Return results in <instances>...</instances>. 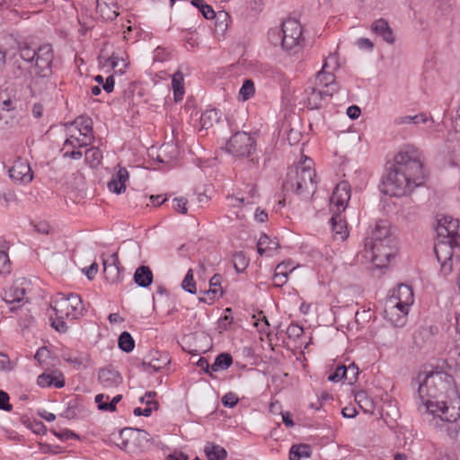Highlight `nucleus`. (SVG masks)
I'll list each match as a JSON object with an SVG mask.
<instances>
[{
    "label": "nucleus",
    "mask_w": 460,
    "mask_h": 460,
    "mask_svg": "<svg viewBox=\"0 0 460 460\" xmlns=\"http://www.w3.org/2000/svg\"><path fill=\"white\" fill-rule=\"evenodd\" d=\"M326 97L327 96L325 95L323 89L314 86L311 88V92L308 93L305 103L309 110L319 109L322 107Z\"/></svg>",
    "instance_id": "nucleus-25"
},
{
    "label": "nucleus",
    "mask_w": 460,
    "mask_h": 460,
    "mask_svg": "<svg viewBox=\"0 0 460 460\" xmlns=\"http://www.w3.org/2000/svg\"><path fill=\"white\" fill-rule=\"evenodd\" d=\"M149 360L143 361L142 367L144 370L151 367L155 372H159L171 362V358L167 352L159 350H151L148 355Z\"/></svg>",
    "instance_id": "nucleus-16"
},
{
    "label": "nucleus",
    "mask_w": 460,
    "mask_h": 460,
    "mask_svg": "<svg viewBox=\"0 0 460 460\" xmlns=\"http://www.w3.org/2000/svg\"><path fill=\"white\" fill-rule=\"evenodd\" d=\"M0 409L4 411L12 410V405L9 403V395L2 390H0Z\"/></svg>",
    "instance_id": "nucleus-57"
},
{
    "label": "nucleus",
    "mask_w": 460,
    "mask_h": 460,
    "mask_svg": "<svg viewBox=\"0 0 460 460\" xmlns=\"http://www.w3.org/2000/svg\"><path fill=\"white\" fill-rule=\"evenodd\" d=\"M347 370L345 366L337 367L335 371L328 376L330 382H339L342 379L346 381Z\"/></svg>",
    "instance_id": "nucleus-48"
},
{
    "label": "nucleus",
    "mask_w": 460,
    "mask_h": 460,
    "mask_svg": "<svg viewBox=\"0 0 460 460\" xmlns=\"http://www.w3.org/2000/svg\"><path fill=\"white\" fill-rule=\"evenodd\" d=\"M166 460H189V456L183 452L174 451L167 456Z\"/></svg>",
    "instance_id": "nucleus-61"
},
{
    "label": "nucleus",
    "mask_w": 460,
    "mask_h": 460,
    "mask_svg": "<svg viewBox=\"0 0 460 460\" xmlns=\"http://www.w3.org/2000/svg\"><path fill=\"white\" fill-rule=\"evenodd\" d=\"M397 124H426L428 129L440 131L441 121L434 120L433 117H402L401 120L396 121Z\"/></svg>",
    "instance_id": "nucleus-24"
},
{
    "label": "nucleus",
    "mask_w": 460,
    "mask_h": 460,
    "mask_svg": "<svg viewBox=\"0 0 460 460\" xmlns=\"http://www.w3.org/2000/svg\"><path fill=\"white\" fill-rule=\"evenodd\" d=\"M296 266L291 261H286L279 263L275 270L277 274L288 277L295 270Z\"/></svg>",
    "instance_id": "nucleus-47"
},
{
    "label": "nucleus",
    "mask_w": 460,
    "mask_h": 460,
    "mask_svg": "<svg viewBox=\"0 0 460 460\" xmlns=\"http://www.w3.org/2000/svg\"><path fill=\"white\" fill-rule=\"evenodd\" d=\"M55 315L51 316L52 326L59 332H66L68 326L66 320L73 321L84 314V307L79 295L58 293L51 302Z\"/></svg>",
    "instance_id": "nucleus-4"
},
{
    "label": "nucleus",
    "mask_w": 460,
    "mask_h": 460,
    "mask_svg": "<svg viewBox=\"0 0 460 460\" xmlns=\"http://www.w3.org/2000/svg\"><path fill=\"white\" fill-rule=\"evenodd\" d=\"M135 282L141 288H147L153 282V272L147 266L138 267L134 274Z\"/></svg>",
    "instance_id": "nucleus-27"
},
{
    "label": "nucleus",
    "mask_w": 460,
    "mask_h": 460,
    "mask_svg": "<svg viewBox=\"0 0 460 460\" xmlns=\"http://www.w3.org/2000/svg\"><path fill=\"white\" fill-rule=\"evenodd\" d=\"M102 157V153L98 148H89L85 152V161L91 167L100 164Z\"/></svg>",
    "instance_id": "nucleus-41"
},
{
    "label": "nucleus",
    "mask_w": 460,
    "mask_h": 460,
    "mask_svg": "<svg viewBox=\"0 0 460 460\" xmlns=\"http://www.w3.org/2000/svg\"><path fill=\"white\" fill-rule=\"evenodd\" d=\"M350 199V185L348 181H342L335 187L330 201L337 209L332 208V212H342L345 210Z\"/></svg>",
    "instance_id": "nucleus-14"
},
{
    "label": "nucleus",
    "mask_w": 460,
    "mask_h": 460,
    "mask_svg": "<svg viewBox=\"0 0 460 460\" xmlns=\"http://www.w3.org/2000/svg\"><path fill=\"white\" fill-rule=\"evenodd\" d=\"M169 51L164 49L158 47L155 49L154 53V60L157 62H164L169 58Z\"/></svg>",
    "instance_id": "nucleus-55"
},
{
    "label": "nucleus",
    "mask_w": 460,
    "mask_h": 460,
    "mask_svg": "<svg viewBox=\"0 0 460 460\" xmlns=\"http://www.w3.org/2000/svg\"><path fill=\"white\" fill-rule=\"evenodd\" d=\"M233 363V358L228 353L219 354L214 363L211 365V370L217 372L218 370L227 369Z\"/></svg>",
    "instance_id": "nucleus-36"
},
{
    "label": "nucleus",
    "mask_w": 460,
    "mask_h": 460,
    "mask_svg": "<svg viewBox=\"0 0 460 460\" xmlns=\"http://www.w3.org/2000/svg\"><path fill=\"white\" fill-rule=\"evenodd\" d=\"M365 252H369V259L376 268H385L395 254L394 239L390 233L386 221L376 224L371 234L365 240Z\"/></svg>",
    "instance_id": "nucleus-3"
},
{
    "label": "nucleus",
    "mask_w": 460,
    "mask_h": 460,
    "mask_svg": "<svg viewBox=\"0 0 460 460\" xmlns=\"http://www.w3.org/2000/svg\"><path fill=\"white\" fill-rule=\"evenodd\" d=\"M204 452L208 460H226L227 456V452L224 447L211 442L206 444Z\"/></svg>",
    "instance_id": "nucleus-30"
},
{
    "label": "nucleus",
    "mask_w": 460,
    "mask_h": 460,
    "mask_svg": "<svg viewBox=\"0 0 460 460\" xmlns=\"http://www.w3.org/2000/svg\"><path fill=\"white\" fill-rule=\"evenodd\" d=\"M418 387V411L424 422L438 429H456L460 407H450L447 399L456 395L453 377L442 371L419 373L412 381Z\"/></svg>",
    "instance_id": "nucleus-1"
},
{
    "label": "nucleus",
    "mask_w": 460,
    "mask_h": 460,
    "mask_svg": "<svg viewBox=\"0 0 460 460\" xmlns=\"http://www.w3.org/2000/svg\"><path fill=\"white\" fill-rule=\"evenodd\" d=\"M55 435L64 440H68V439L78 438V436L75 433H74L73 431H71L69 429H64V430H61L60 432H55Z\"/></svg>",
    "instance_id": "nucleus-59"
},
{
    "label": "nucleus",
    "mask_w": 460,
    "mask_h": 460,
    "mask_svg": "<svg viewBox=\"0 0 460 460\" xmlns=\"http://www.w3.org/2000/svg\"><path fill=\"white\" fill-rule=\"evenodd\" d=\"M8 172L11 179L19 182H30L33 178L29 164L22 159L16 160Z\"/></svg>",
    "instance_id": "nucleus-17"
},
{
    "label": "nucleus",
    "mask_w": 460,
    "mask_h": 460,
    "mask_svg": "<svg viewBox=\"0 0 460 460\" xmlns=\"http://www.w3.org/2000/svg\"><path fill=\"white\" fill-rule=\"evenodd\" d=\"M54 58L53 49L50 44H43L37 47L33 63L36 74L40 76H47L51 71V65Z\"/></svg>",
    "instance_id": "nucleus-11"
},
{
    "label": "nucleus",
    "mask_w": 460,
    "mask_h": 460,
    "mask_svg": "<svg viewBox=\"0 0 460 460\" xmlns=\"http://www.w3.org/2000/svg\"><path fill=\"white\" fill-rule=\"evenodd\" d=\"M71 136L65 142V146L74 145L75 141L79 146H86L93 140V120L91 117H75L70 127Z\"/></svg>",
    "instance_id": "nucleus-9"
},
{
    "label": "nucleus",
    "mask_w": 460,
    "mask_h": 460,
    "mask_svg": "<svg viewBox=\"0 0 460 460\" xmlns=\"http://www.w3.org/2000/svg\"><path fill=\"white\" fill-rule=\"evenodd\" d=\"M287 333L289 338H300L304 334V329L297 323H291L287 329Z\"/></svg>",
    "instance_id": "nucleus-52"
},
{
    "label": "nucleus",
    "mask_w": 460,
    "mask_h": 460,
    "mask_svg": "<svg viewBox=\"0 0 460 460\" xmlns=\"http://www.w3.org/2000/svg\"><path fill=\"white\" fill-rule=\"evenodd\" d=\"M459 245L460 243H455L444 237H438L434 245V252L443 271L449 272L452 270L454 248Z\"/></svg>",
    "instance_id": "nucleus-10"
},
{
    "label": "nucleus",
    "mask_w": 460,
    "mask_h": 460,
    "mask_svg": "<svg viewBox=\"0 0 460 460\" xmlns=\"http://www.w3.org/2000/svg\"><path fill=\"white\" fill-rule=\"evenodd\" d=\"M394 297L398 301L394 305L390 308V311L385 310L386 314H393L394 310H398L402 317L408 314V307L413 303V292L410 286L400 284L396 289V293L394 294Z\"/></svg>",
    "instance_id": "nucleus-12"
},
{
    "label": "nucleus",
    "mask_w": 460,
    "mask_h": 460,
    "mask_svg": "<svg viewBox=\"0 0 460 460\" xmlns=\"http://www.w3.org/2000/svg\"><path fill=\"white\" fill-rule=\"evenodd\" d=\"M371 30L378 36L382 37L387 43H394V37L389 23L385 19H378L371 25Z\"/></svg>",
    "instance_id": "nucleus-23"
},
{
    "label": "nucleus",
    "mask_w": 460,
    "mask_h": 460,
    "mask_svg": "<svg viewBox=\"0 0 460 460\" xmlns=\"http://www.w3.org/2000/svg\"><path fill=\"white\" fill-rule=\"evenodd\" d=\"M50 351L45 348L42 347L39 349L34 356V358L40 363L42 364L48 358H49Z\"/></svg>",
    "instance_id": "nucleus-56"
},
{
    "label": "nucleus",
    "mask_w": 460,
    "mask_h": 460,
    "mask_svg": "<svg viewBox=\"0 0 460 460\" xmlns=\"http://www.w3.org/2000/svg\"><path fill=\"white\" fill-rule=\"evenodd\" d=\"M184 112L190 113V115H197L199 112L196 108L195 101L193 99L187 100L184 106Z\"/></svg>",
    "instance_id": "nucleus-58"
},
{
    "label": "nucleus",
    "mask_w": 460,
    "mask_h": 460,
    "mask_svg": "<svg viewBox=\"0 0 460 460\" xmlns=\"http://www.w3.org/2000/svg\"><path fill=\"white\" fill-rule=\"evenodd\" d=\"M238 402V397L234 393H227L222 398V403L224 406L233 408Z\"/></svg>",
    "instance_id": "nucleus-53"
},
{
    "label": "nucleus",
    "mask_w": 460,
    "mask_h": 460,
    "mask_svg": "<svg viewBox=\"0 0 460 460\" xmlns=\"http://www.w3.org/2000/svg\"><path fill=\"white\" fill-rule=\"evenodd\" d=\"M156 395L155 392H147L145 396L140 398V402L146 406H152L155 410L158 409V402L153 398Z\"/></svg>",
    "instance_id": "nucleus-51"
},
{
    "label": "nucleus",
    "mask_w": 460,
    "mask_h": 460,
    "mask_svg": "<svg viewBox=\"0 0 460 460\" xmlns=\"http://www.w3.org/2000/svg\"><path fill=\"white\" fill-rule=\"evenodd\" d=\"M423 159L414 147H407L394 156V164L383 181V192L394 197L411 193L424 182Z\"/></svg>",
    "instance_id": "nucleus-2"
},
{
    "label": "nucleus",
    "mask_w": 460,
    "mask_h": 460,
    "mask_svg": "<svg viewBox=\"0 0 460 460\" xmlns=\"http://www.w3.org/2000/svg\"><path fill=\"white\" fill-rule=\"evenodd\" d=\"M311 456L310 447L306 444L292 446L289 450V460H301Z\"/></svg>",
    "instance_id": "nucleus-34"
},
{
    "label": "nucleus",
    "mask_w": 460,
    "mask_h": 460,
    "mask_svg": "<svg viewBox=\"0 0 460 460\" xmlns=\"http://www.w3.org/2000/svg\"><path fill=\"white\" fill-rule=\"evenodd\" d=\"M96 11L105 21H113L119 15L118 0H96Z\"/></svg>",
    "instance_id": "nucleus-19"
},
{
    "label": "nucleus",
    "mask_w": 460,
    "mask_h": 460,
    "mask_svg": "<svg viewBox=\"0 0 460 460\" xmlns=\"http://www.w3.org/2000/svg\"><path fill=\"white\" fill-rule=\"evenodd\" d=\"M172 87L173 90L174 101L176 102L182 100L184 95V76L181 71L175 72L172 76Z\"/></svg>",
    "instance_id": "nucleus-29"
},
{
    "label": "nucleus",
    "mask_w": 460,
    "mask_h": 460,
    "mask_svg": "<svg viewBox=\"0 0 460 460\" xmlns=\"http://www.w3.org/2000/svg\"><path fill=\"white\" fill-rule=\"evenodd\" d=\"M25 288H20L15 284L11 286L8 290L4 291L3 299L7 304L19 303L24 299Z\"/></svg>",
    "instance_id": "nucleus-31"
},
{
    "label": "nucleus",
    "mask_w": 460,
    "mask_h": 460,
    "mask_svg": "<svg viewBox=\"0 0 460 460\" xmlns=\"http://www.w3.org/2000/svg\"><path fill=\"white\" fill-rule=\"evenodd\" d=\"M98 381L104 389L118 387L122 383V376L112 367L101 368L98 372Z\"/></svg>",
    "instance_id": "nucleus-18"
},
{
    "label": "nucleus",
    "mask_w": 460,
    "mask_h": 460,
    "mask_svg": "<svg viewBox=\"0 0 460 460\" xmlns=\"http://www.w3.org/2000/svg\"><path fill=\"white\" fill-rule=\"evenodd\" d=\"M269 37L274 45L281 44L284 49L291 51L298 48L303 40L302 26L297 20L288 18L282 22L280 30H271Z\"/></svg>",
    "instance_id": "nucleus-6"
},
{
    "label": "nucleus",
    "mask_w": 460,
    "mask_h": 460,
    "mask_svg": "<svg viewBox=\"0 0 460 460\" xmlns=\"http://www.w3.org/2000/svg\"><path fill=\"white\" fill-rule=\"evenodd\" d=\"M173 208L181 214L187 213V199L184 198H175L173 199Z\"/></svg>",
    "instance_id": "nucleus-54"
},
{
    "label": "nucleus",
    "mask_w": 460,
    "mask_h": 460,
    "mask_svg": "<svg viewBox=\"0 0 460 460\" xmlns=\"http://www.w3.org/2000/svg\"><path fill=\"white\" fill-rule=\"evenodd\" d=\"M191 4L195 7H197L202 15L208 19L211 20L214 19L217 14L212 6L207 4L204 0H191Z\"/></svg>",
    "instance_id": "nucleus-39"
},
{
    "label": "nucleus",
    "mask_w": 460,
    "mask_h": 460,
    "mask_svg": "<svg viewBox=\"0 0 460 460\" xmlns=\"http://www.w3.org/2000/svg\"><path fill=\"white\" fill-rule=\"evenodd\" d=\"M37 47H32L28 43H22L19 47V53L22 59L28 63H33Z\"/></svg>",
    "instance_id": "nucleus-40"
},
{
    "label": "nucleus",
    "mask_w": 460,
    "mask_h": 460,
    "mask_svg": "<svg viewBox=\"0 0 460 460\" xmlns=\"http://www.w3.org/2000/svg\"><path fill=\"white\" fill-rule=\"evenodd\" d=\"M118 344L119 348L127 353L131 352L135 348V341L128 332H123L119 335Z\"/></svg>",
    "instance_id": "nucleus-37"
},
{
    "label": "nucleus",
    "mask_w": 460,
    "mask_h": 460,
    "mask_svg": "<svg viewBox=\"0 0 460 460\" xmlns=\"http://www.w3.org/2000/svg\"><path fill=\"white\" fill-rule=\"evenodd\" d=\"M438 237L460 243V225L457 219L445 217L438 226Z\"/></svg>",
    "instance_id": "nucleus-15"
},
{
    "label": "nucleus",
    "mask_w": 460,
    "mask_h": 460,
    "mask_svg": "<svg viewBox=\"0 0 460 460\" xmlns=\"http://www.w3.org/2000/svg\"><path fill=\"white\" fill-rule=\"evenodd\" d=\"M256 140L252 135L244 131H238L227 141L226 149L234 157H250V162L255 164L258 163V159H255L252 155L256 151Z\"/></svg>",
    "instance_id": "nucleus-7"
},
{
    "label": "nucleus",
    "mask_w": 460,
    "mask_h": 460,
    "mask_svg": "<svg viewBox=\"0 0 460 460\" xmlns=\"http://www.w3.org/2000/svg\"><path fill=\"white\" fill-rule=\"evenodd\" d=\"M312 160L305 156V160L299 165L289 169L283 187L294 190L302 199H310L317 188L316 172L312 168Z\"/></svg>",
    "instance_id": "nucleus-5"
},
{
    "label": "nucleus",
    "mask_w": 460,
    "mask_h": 460,
    "mask_svg": "<svg viewBox=\"0 0 460 460\" xmlns=\"http://www.w3.org/2000/svg\"><path fill=\"white\" fill-rule=\"evenodd\" d=\"M11 363L9 358L3 353H0V370H10Z\"/></svg>",
    "instance_id": "nucleus-63"
},
{
    "label": "nucleus",
    "mask_w": 460,
    "mask_h": 460,
    "mask_svg": "<svg viewBox=\"0 0 460 460\" xmlns=\"http://www.w3.org/2000/svg\"><path fill=\"white\" fill-rule=\"evenodd\" d=\"M255 93L254 83L252 79H245L239 91V94L243 101L250 99Z\"/></svg>",
    "instance_id": "nucleus-43"
},
{
    "label": "nucleus",
    "mask_w": 460,
    "mask_h": 460,
    "mask_svg": "<svg viewBox=\"0 0 460 460\" xmlns=\"http://www.w3.org/2000/svg\"><path fill=\"white\" fill-rule=\"evenodd\" d=\"M37 384L40 387L54 385L57 388H62L65 385V379L61 374L58 376H52L49 374L43 373L38 376Z\"/></svg>",
    "instance_id": "nucleus-28"
},
{
    "label": "nucleus",
    "mask_w": 460,
    "mask_h": 460,
    "mask_svg": "<svg viewBox=\"0 0 460 460\" xmlns=\"http://www.w3.org/2000/svg\"><path fill=\"white\" fill-rule=\"evenodd\" d=\"M255 325L259 329L260 332H264V333H269L268 331L270 328V323H269L266 316H263L261 320H258V322H256Z\"/></svg>",
    "instance_id": "nucleus-60"
},
{
    "label": "nucleus",
    "mask_w": 460,
    "mask_h": 460,
    "mask_svg": "<svg viewBox=\"0 0 460 460\" xmlns=\"http://www.w3.org/2000/svg\"><path fill=\"white\" fill-rule=\"evenodd\" d=\"M333 236L336 240L344 241L349 236V230L345 217L341 212H333L331 218Z\"/></svg>",
    "instance_id": "nucleus-22"
},
{
    "label": "nucleus",
    "mask_w": 460,
    "mask_h": 460,
    "mask_svg": "<svg viewBox=\"0 0 460 460\" xmlns=\"http://www.w3.org/2000/svg\"><path fill=\"white\" fill-rule=\"evenodd\" d=\"M327 67L328 62L325 61L322 69L315 75L314 86L323 89L325 95L332 97L338 91L339 84L336 82L333 73L326 70Z\"/></svg>",
    "instance_id": "nucleus-13"
},
{
    "label": "nucleus",
    "mask_w": 460,
    "mask_h": 460,
    "mask_svg": "<svg viewBox=\"0 0 460 460\" xmlns=\"http://www.w3.org/2000/svg\"><path fill=\"white\" fill-rule=\"evenodd\" d=\"M114 77L113 75H110L106 78L102 84V88L106 93H111L114 89Z\"/></svg>",
    "instance_id": "nucleus-62"
},
{
    "label": "nucleus",
    "mask_w": 460,
    "mask_h": 460,
    "mask_svg": "<svg viewBox=\"0 0 460 460\" xmlns=\"http://www.w3.org/2000/svg\"><path fill=\"white\" fill-rule=\"evenodd\" d=\"M182 288L190 293L195 294L197 292L196 283L193 278V270L190 269L181 283Z\"/></svg>",
    "instance_id": "nucleus-44"
},
{
    "label": "nucleus",
    "mask_w": 460,
    "mask_h": 460,
    "mask_svg": "<svg viewBox=\"0 0 460 460\" xmlns=\"http://www.w3.org/2000/svg\"><path fill=\"white\" fill-rule=\"evenodd\" d=\"M226 201L227 205L232 208H242L243 206L247 205L243 195H228L226 196Z\"/></svg>",
    "instance_id": "nucleus-49"
},
{
    "label": "nucleus",
    "mask_w": 460,
    "mask_h": 460,
    "mask_svg": "<svg viewBox=\"0 0 460 460\" xmlns=\"http://www.w3.org/2000/svg\"><path fill=\"white\" fill-rule=\"evenodd\" d=\"M21 104V101L15 96H4L0 94V110L4 111H16Z\"/></svg>",
    "instance_id": "nucleus-35"
},
{
    "label": "nucleus",
    "mask_w": 460,
    "mask_h": 460,
    "mask_svg": "<svg viewBox=\"0 0 460 460\" xmlns=\"http://www.w3.org/2000/svg\"><path fill=\"white\" fill-rule=\"evenodd\" d=\"M11 272V262L7 252L0 251V275H6Z\"/></svg>",
    "instance_id": "nucleus-46"
},
{
    "label": "nucleus",
    "mask_w": 460,
    "mask_h": 460,
    "mask_svg": "<svg viewBox=\"0 0 460 460\" xmlns=\"http://www.w3.org/2000/svg\"><path fill=\"white\" fill-rule=\"evenodd\" d=\"M355 401L359 408L366 413H373L375 411V403L372 399L368 398L365 392H358L355 395Z\"/></svg>",
    "instance_id": "nucleus-33"
},
{
    "label": "nucleus",
    "mask_w": 460,
    "mask_h": 460,
    "mask_svg": "<svg viewBox=\"0 0 460 460\" xmlns=\"http://www.w3.org/2000/svg\"><path fill=\"white\" fill-rule=\"evenodd\" d=\"M222 277L219 274H215L209 280V289L207 292L208 295H213V298L221 297L223 296V290L221 287Z\"/></svg>",
    "instance_id": "nucleus-38"
},
{
    "label": "nucleus",
    "mask_w": 460,
    "mask_h": 460,
    "mask_svg": "<svg viewBox=\"0 0 460 460\" xmlns=\"http://www.w3.org/2000/svg\"><path fill=\"white\" fill-rule=\"evenodd\" d=\"M234 267L236 271L241 272L248 266V260L242 252H237L233 255Z\"/></svg>",
    "instance_id": "nucleus-45"
},
{
    "label": "nucleus",
    "mask_w": 460,
    "mask_h": 460,
    "mask_svg": "<svg viewBox=\"0 0 460 460\" xmlns=\"http://www.w3.org/2000/svg\"><path fill=\"white\" fill-rule=\"evenodd\" d=\"M129 179V173L124 167L119 166L118 172H116L111 181L108 182V189L110 191L120 194L126 190V183Z\"/></svg>",
    "instance_id": "nucleus-21"
},
{
    "label": "nucleus",
    "mask_w": 460,
    "mask_h": 460,
    "mask_svg": "<svg viewBox=\"0 0 460 460\" xmlns=\"http://www.w3.org/2000/svg\"><path fill=\"white\" fill-rule=\"evenodd\" d=\"M102 264L106 279L111 283L118 281L120 275L118 253L114 252L109 259H103Z\"/></svg>",
    "instance_id": "nucleus-20"
},
{
    "label": "nucleus",
    "mask_w": 460,
    "mask_h": 460,
    "mask_svg": "<svg viewBox=\"0 0 460 460\" xmlns=\"http://www.w3.org/2000/svg\"><path fill=\"white\" fill-rule=\"evenodd\" d=\"M347 370V377L346 381L348 384L352 385L357 381L358 376V367L354 364H350L348 367H346Z\"/></svg>",
    "instance_id": "nucleus-50"
},
{
    "label": "nucleus",
    "mask_w": 460,
    "mask_h": 460,
    "mask_svg": "<svg viewBox=\"0 0 460 460\" xmlns=\"http://www.w3.org/2000/svg\"><path fill=\"white\" fill-rule=\"evenodd\" d=\"M110 66L113 69H117L116 72L123 74L128 64L122 57H119L116 53H113L107 60Z\"/></svg>",
    "instance_id": "nucleus-42"
},
{
    "label": "nucleus",
    "mask_w": 460,
    "mask_h": 460,
    "mask_svg": "<svg viewBox=\"0 0 460 460\" xmlns=\"http://www.w3.org/2000/svg\"><path fill=\"white\" fill-rule=\"evenodd\" d=\"M148 434L143 429L125 428L119 434L112 435L111 440L121 450L128 453H135L141 447V441H147Z\"/></svg>",
    "instance_id": "nucleus-8"
},
{
    "label": "nucleus",
    "mask_w": 460,
    "mask_h": 460,
    "mask_svg": "<svg viewBox=\"0 0 460 460\" xmlns=\"http://www.w3.org/2000/svg\"><path fill=\"white\" fill-rule=\"evenodd\" d=\"M85 275L89 279H93L98 272V264L96 262L92 263L85 270Z\"/></svg>",
    "instance_id": "nucleus-64"
},
{
    "label": "nucleus",
    "mask_w": 460,
    "mask_h": 460,
    "mask_svg": "<svg viewBox=\"0 0 460 460\" xmlns=\"http://www.w3.org/2000/svg\"><path fill=\"white\" fill-rule=\"evenodd\" d=\"M105 399L106 401H109L110 397L105 396L102 394H99L95 396V402L98 404V408L101 411H116V405L119 402L121 401L122 395L118 394L112 398V400L110 402H102V400Z\"/></svg>",
    "instance_id": "nucleus-32"
},
{
    "label": "nucleus",
    "mask_w": 460,
    "mask_h": 460,
    "mask_svg": "<svg viewBox=\"0 0 460 460\" xmlns=\"http://www.w3.org/2000/svg\"><path fill=\"white\" fill-rule=\"evenodd\" d=\"M279 247L278 241L270 239L267 234H261L257 243V252L262 255L270 256L271 252Z\"/></svg>",
    "instance_id": "nucleus-26"
}]
</instances>
